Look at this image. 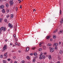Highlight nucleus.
<instances>
[{
	"label": "nucleus",
	"mask_w": 63,
	"mask_h": 63,
	"mask_svg": "<svg viewBox=\"0 0 63 63\" xmlns=\"http://www.w3.org/2000/svg\"><path fill=\"white\" fill-rule=\"evenodd\" d=\"M6 29V27H2L0 28V30L3 31V32H5Z\"/></svg>",
	"instance_id": "f257e3e1"
},
{
	"label": "nucleus",
	"mask_w": 63,
	"mask_h": 63,
	"mask_svg": "<svg viewBox=\"0 0 63 63\" xmlns=\"http://www.w3.org/2000/svg\"><path fill=\"white\" fill-rule=\"evenodd\" d=\"M7 47V46L6 45H4V47H3V49L2 50V51L3 52V51H5V49H6Z\"/></svg>",
	"instance_id": "f03ea898"
},
{
	"label": "nucleus",
	"mask_w": 63,
	"mask_h": 63,
	"mask_svg": "<svg viewBox=\"0 0 63 63\" xmlns=\"http://www.w3.org/2000/svg\"><path fill=\"white\" fill-rule=\"evenodd\" d=\"M8 25V27H10L11 28H12L13 27V25L10 23H9Z\"/></svg>",
	"instance_id": "7ed1b4c3"
},
{
	"label": "nucleus",
	"mask_w": 63,
	"mask_h": 63,
	"mask_svg": "<svg viewBox=\"0 0 63 63\" xmlns=\"http://www.w3.org/2000/svg\"><path fill=\"white\" fill-rule=\"evenodd\" d=\"M54 50V49L53 48H51L50 50V51L51 52H53Z\"/></svg>",
	"instance_id": "20e7f679"
},
{
	"label": "nucleus",
	"mask_w": 63,
	"mask_h": 63,
	"mask_svg": "<svg viewBox=\"0 0 63 63\" xmlns=\"http://www.w3.org/2000/svg\"><path fill=\"white\" fill-rule=\"evenodd\" d=\"M10 6H12L14 4V2H13V0H11L10 1Z\"/></svg>",
	"instance_id": "39448f33"
},
{
	"label": "nucleus",
	"mask_w": 63,
	"mask_h": 63,
	"mask_svg": "<svg viewBox=\"0 0 63 63\" xmlns=\"http://www.w3.org/2000/svg\"><path fill=\"white\" fill-rule=\"evenodd\" d=\"M40 56H41L42 57V59H45L46 58V57L45 56H43V54H41L40 55Z\"/></svg>",
	"instance_id": "423d86ee"
},
{
	"label": "nucleus",
	"mask_w": 63,
	"mask_h": 63,
	"mask_svg": "<svg viewBox=\"0 0 63 63\" xmlns=\"http://www.w3.org/2000/svg\"><path fill=\"white\" fill-rule=\"evenodd\" d=\"M8 54V53L6 52V53L4 54V56H5V58H7L8 57V55H7Z\"/></svg>",
	"instance_id": "0eeeda50"
},
{
	"label": "nucleus",
	"mask_w": 63,
	"mask_h": 63,
	"mask_svg": "<svg viewBox=\"0 0 63 63\" xmlns=\"http://www.w3.org/2000/svg\"><path fill=\"white\" fill-rule=\"evenodd\" d=\"M63 33V32L62 31V30H60V32H58V34H60L61 33Z\"/></svg>",
	"instance_id": "6e6552de"
},
{
	"label": "nucleus",
	"mask_w": 63,
	"mask_h": 63,
	"mask_svg": "<svg viewBox=\"0 0 63 63\" xmlns=\"http://www.w3.org/2000/svg\"><path fill=\"white\" fill-rule=\"evenodd\" d=\"M29 47H27L26 48V50L25 51L26 52H28V51L29 50Z\"/></svg>",
	"instance_id": "1a4fd4ad"
},
{
	"label": "nucleus",
	"mask_w": 63,
	"mask_h": 63,
	"mask_svg": "<svg viewBox=\"0 0 63 63\" xmlns=\"http://www.w3.org/2000/svg\"><path fill=\"white\" fill-rule=\"evenodd\" d=\"M58 44V43H54L53 45L55 46H56H56H57Z\"/></svg>",
	"instance_id": "9d476101"
},
{
	"label": "nucleus",
	"mask_w": 63,
	"mask_h": 63,
	"mask_svg": "<svg viewBox=\"0 0 63 63\" xmlns=\"http://www.w3.org/2000/svg\"><path fill=\"white\" fill-rule=\"evenodd\" d=\"M2 12L3 13H5V11L4 9H2Z\"/></svg>",
	"instance_id": "9b49d317"
},
{
	"label": "nucleus",
	"mask_w": 63,
	"mask_h": 63,
	"mask_svg": "<svg viewBox=\"0 0 63 63\" xmlns=\"http://www.w3.org/2000/svg\"><path fill=\"white\" fill-rule=\"evenodd\" d=\"M53 39H56V35H54L53 36Z\"/></svg>",
	"instance_id": "f8f14e48"
},
{
	"label": "nucleus",
	"mask_w": 63,
	"mask_h": 63,
	"mask_svg": "<svg viewBox=\"0 0 63 63\" xmlns=\"http://www.w3.org/2000/svg\"><path fill=\"white\" fill-rule=\"evenodd\" d=\"M4 5H2L0 6V9H3V8H4Z\"/></svg>",
	"instance_id": "ddd939ff"
},
{
	"label": "nucleus",
	"mask_w": 63,
	"mask_h": 63,
	"mask_svg": "<svg viewBox=\"0 0 63 63\" xmlns=\"http://www.w3.org/2000/svg\"><path fill=\"white\" fill-rule=\"evenodd\" d=\"M63 18H61V24H62V23H63Z\"/></svg>",
	"instance_id": "4468645a"
},
{
	"label": "nucleus",
	"mask_w": 63,
	"mask_h": 63,
	"mask_svg": "<svg viewBox=\"0 0 63 63\" xmlns=\"http://www.w3.org/2000/svg\"><path fill=\"white\" fill-rule=\"evenodd\" d=\"M48 58L49 59H51V55H49L48 56Z\"/></svg>",
	"instance_id": "2eb2a0df"
},
{
	"label": "nucleus",
	"mask_w": 63,
	"mask_h": 63,
	"mask_svg": "<svg viewBox=\"0 0 63 63\" xmlns=\"http://www.w3.org/2000/svg\"><path fill=\"white\" fill-rule=\"evenodd\" d=\"M55 49L56 50H58V48L57 47H55Z\"/></svg>",
	"instance_id": "dca6fc26"
},
{
	"label": "nucleus",
	"mask_w": 63,
	"mask_h": 63,
	"mask_svg": "<svg viewBox=\"0 0 63 63\" xmlns=\"http://www.w3.org/2000/svg\"><path fill=\"white\" fill-rule=\"evenodd\" d=\"M13 17H14V14H12L11 15V18H13Z\"/></svg>",
	"instance_id": "f3484780"
},
{
	"label": "nucleus",
	"mask_w": 63,
	"mask_h": 63,
	"mask_svg": "<svg viewBox=\"0 0 63 63\" xmlns=\"http://www.w3.org/2000/svg\"><path fill=\"white\" fill-rule=\"evenodd\" d=\"M50 36H47L46 39H49V38H50Z\"/></svg>",
	"instance_id": "a211bd4d"
},
{
	"label": "nucleus",
	"mask_w": 63,
	"mask_h": 63,
	"mask_svg": "<svg viewBox=\"0 0 63 63\" xmlns=\"http://www.w3.org/2000/svg\"><path fill=\"white\" fill-rule=\"evenodd\" d=\"M34 55V56H36V55H37V53L35 52L33 54Z\"/></svg>",
	"instance_id": "6ab92c4d"
},
{
	"label": "nucleus",
	"mask_w": 63,
	"mask_h": 63,
	"mask_svg": "<svg viewBox=\"0 0 63 63\" xmlns=\"http://www.w3.org/2000/svg\"><path fill=\"white\" fill-rule=\"evenodd\" d=\"M63 53V52H62V50H61L60 51V54H62Z\"/></svg>",
	"instance_id": "aec40b11"
},
{
	"label": "nucleus",
	"mask_w": 63,
	"mask_h": 63,
	"mask_svg": "<svg viewBox=\"0 0 63 63\" xmlns=\"http://www.w3.org/2000/svg\"><path fill=\"white\" fill-rule=\"evenodd\" d=\"M15 40L16 42H17V40H18V39H17V38H15Z\"/></svg>",
	"instance_id": "412c9836"
},
{
	"label": "nucleus",
	"mask_w": 63,
	"mask_h": 63,
	"mask_svg": "<svg viewBox=\"0 0 63 63\" xmlns=\"http://www.w3.org/2000/svg\"><path fill=\"white\" fill-rule=\"evenodd\" d=\"M27 59H30V57L29 56H27L26 57Z\"/></svg>",
	"instance_id": "4be33fe9"
},
{
	"label": "nucleus",
	"mask_w": 63,
	"mask_h": 63,
	"mask_svg": "<svg viewBox=\"0 0 63 63\" xmlns=\"http://www.w3.org/2000/svg\"><path fill=\"white\" fill-rule=\"evenodd\" d=\"M47 46H52V45H51V44H48L47 45Z\"/></svg>",
	"instance_id": "5701e85b"
},
{
	"label": "nucleus",
	"mask_w": 63,
	"mask_h": 63,
	"mask_svg": "<svg viewBox=\"0 0 63 63\" xmlns=\"http://www.w3.org/2000/svg\"><path fill=\"white\" fill-rule=\"evenodd\" d=\"M57 31V30H56L54 31L53 33H56Z\"/></svg>",
	"instance_id": "b1692460"
},
{
	"label": "nucleus",
	"mask_w": 63,
	"mask_h": 63,
	"mask_svg": "<svg viewBox=\"0 0 63 63\" xmlns=\"http://www.w3.org/2000/svg\"><path fill=\"white\" fill-rule=\"evenodd\" d=\"M43 48L44 50H46V46H44L43 47Z\"/></svg>",
	"instance_id": "393cba45"
},
{
	"label": "nucleus",
	"mask_w": 63,
	"mask_h": 63,
	"mask_svg": "<svg viewBox=\"0 0 63 63\" xmlns=\"http://www.w3.org/2000/svg\"><path fill=\"white\" fill-rule=\"evenodd\" d=\"M6 7H9V5H8V4L7 3L6 4Z\"/></svg>",
	"instance_id": "a878e982"
},
{
	"label": "nucleus",
	"mask_w": 63,
	"mask_h": 63,
	"mask_svg": "<svg viewBox=\"0 0 63 63\" xmlns=\"http://www.w3.org/2000/svg\"><path fill=\"white\" fill-rule=\"evenodd\" d=\"M60 14L61 15H62V11L61 10H60Z\"/></svg>",
	"instance_id": "bb28decb"
},
{
	"label": "nucleus",
	"mask_w": 63,
	"mask_h": 63,
	"mask_svg": "<svg viewBox=\"0 0 63 63\" xmlns=\"http://www.w3.org/2000/svg\"><path fill=\"white\" fill-rule=\"evenodd\" d=\"M42 56H41L40 57H39L40 59H42Z\"/></svg>",
	"instance_id": "cd10ccee"
},
{
	"label": "nucleus",
	"mask_w": 63,
	"mask_h": 63,
	"mask_svg": "<svg viewBox=\"0 0 63 63\" xmlns=\"http://www.w3.org/2000/svg\"><path fill=\"white\" fill-rule=\"evenodd\" d=\"M3 63H6V61L3 60Z\"/></svg>",
	"instance_id": "c85d7f7f"
},
{
	"label": "nucleus",
	"mask_w": 63,
	"mask_h": 63,
	"mask_svg": "<svg viewBox=\"0 0 63 63\" xmlns=\"http://www.w3.org/2000/svg\"><path fill=\"white\" fill-rule=\"evenodd\" d=\"M7 20L6 19H5L4 20V21H5V22H7Z\"/></svg>",
	"instance_id": "c756f323"
},
{
	"label": "nucleus",
	"mask_w": 63,
	"mask_h": 63,
	"mask_svg": "<svg viewBox=\"0 0 63 63\" xmlns=\"http://www.w3.org/2000/svg\"><path fill=\"white\" fill-rule=\"evenodd\" d=\"M9 11H10V10H9V9H8L6 10L7 13H9Z\"/></svg>",
	"instance_id": "7c9ffc66"
},
{
	"label": "nucleus",
	"mask_w": 63,
	"mask_h": 63,
	"mask_svg": "<svg viewBox=\"0 0 63 63\" xmlns=\"http://www.w3.org/2000/svg\"><path fill=\"white\" fill-rule=\"evenodd\" d=\"M9 16H10V15H7L6 16V18H8L9 17Z\"/></svg>",
	"instance_id": "2f4dec72"
},
{
	"label": "nucleus",
	"mask_w": 63,
	"mask_h": 63,
	"mask_svg": "<svg viewBox=\"0 0 63 63\" xmlns=\"http://www.w3.org/2000/svg\"><path fill=\"white\" fill-rule=\"evenodd\" d=\"M42 48H40L39 49V51H41V50H42Z\"/></svg>",
	"instance_id": "473e14b6"
},
{
	"label": "nucleus",
	"mask_w": 63,
	"mask_h": 63,
	"mask_svg": "<svg viewBox=\"0 0 63 63\" xmlns=\"http://www.w3.org/2000/svg\"><path fill=\"white\" fill-rule=\"evenodd\" d=\"M16 58V56H14V57L13 58V59H15V58Z\"/></svg>",
	"instance_id": "72a5a7b5"
},
{
	"label": "nucleus",
	"mask_w": 63,
	"mask_h": 63,
	"mask_svg": "<svg viewBox=\"0 0 63 63\" xmlns=\"http://www.w3.org/2000/svg\"><path fill=\"white\" fill-rule=\"evenodd\" d=\"M35 49V47H33L32 48V49H33V50H34Z\"/></svg>",
	"instance_id": "f704fd0d"
},
{
	"label": "nucleus",
	"mask_w": 63,
	"mask_h": 63,
	"mask_svg": "<svg viewBox=\"0 0 63 63\" xmlns=\"http://www.w3.org/2000/svg\"><path fill=\"white\" fill-rule=\"evenodd\" d=\"M7 60H8V61H10V60H11V59H8Z\"/></svg>",
	"instance_id": "c9c22d12"
},
{
	"label": "nucleus",
	"mask_w": 63,
	"mask_h": 63,
	"mask_svg": "<svg viewBox=\"0 0 63 63\" xmlns=\"http://www.w3.org/2000/svg\"><path fill=\"white\" fill-rule=\"evenodd\" d=\"M22 63H25V62H24V61L23 60L22 61Z\"/></svg>",
	"instance_id": "e433bc0d"
},
{
	"label": "nucleus",
	"mask_w": 63,
	"mask_h": 63,
	"mask_svg": "<svg viewBox=\"0 0 63 63\" xmlns=\"http://www.w3.org/2000/svg\"><path fill=\"white\" fill-rule=\"evenodd\" d=\"M13 36L15 38H16V35L14 34V35Z\"/></svg>",
	"instance_id": "4c0bfd02"
},
{
	"label": "nucleus",
	"mask_w": 63,
	"mask_h": 63,
	"mask_svg": "<svg viewBox=\"0 0 63 63\" xmlns=\"http://www.w3.org/2000/svg\"><path fill=\"white\" fill-rule=\"evenodd\" d=\"M33 54V53H31L30 54V55H32Z\"/></svg>",
	"instance_id": "58836bf2"
},
{
	"label": "nucleus",
	"mask_w": 63,
	"mask_h": 63,
	"mask_svg": "<svg viewBox=\"0 0 63 63\" xmlns=\"http://www.w3.org/2000/svg\"><path fill=\"white\" fill-rule=\"evenodd\" d=\"M0 57L1 58H3V56H2V55H1L0 56Z\"/></svg>",
	"instance_id": "ea45409f"
},
{
	"label": "nucleus",
	"mask_w": 63,
	"mask_h": 63,
	"mask_svg": "<svg viewBox=\"0 0 63 63\" xmlns=\"http://www.w3.org/2000/svg\"><path fill=\"white\" fill-rule=\"evenodd\" d=\"M18 9V8H17V7H16V11H17Z\"/></svg>",
	"instance_id": "a19ab883"
},
{
	"label": "nucleus",
	"mask_w": 63,
	"mask_h": 63,
	"mask_svg": "<svg viewBox=\"0 0 63 63\" xmlns=\"http://www.w3.org/2000/svg\"><path fill=\"white\" fill-rule=\"evenodd\" d=\"M33 62H35V59H33Z\"/></svg>",
	"instance_id": "79ce46f5"
},
{
	"label": "nucleus",
	"mask_w": 63,
	"mask_h": 63,
	"mask_svg": "<svg viewBox=\"0 0 63 63\" xmlns=\"http://www.w3.org/2000/svg\"><path fill=\"white\" fill-rule=\"evenodd\" d=\"M41 44H42V43H39V46H41Z\"/></svg>",
	"instance_id": "37998d69"
},
{
	"label": "nucleus",
	"mask_w": 63,
	"mask_h": 63,
	"mask_svg": "<svg viewBox=\"0 0 63 63\" xmlns=\"http://www.w3.org/2000/svg\"><path fill=\"white\" fill-rule=\"evenodd\" d=\"M15 45H16V46H17V43L16 42L15 43Z\"/></svg>",
	"instance_id": "c03bdc74"
},
{
	"label": "nucleus",
	"mask_w": 63,
	"mask_h": 63,
	"mask_svg": "<svg viewBox=\"0 0 63 63\" xmlns=\"http://www.w3.org/2000/svg\"><path fill=\"white\" fill-rule=\"evenodd\" d=\"M18 52H19V53H21V51H18Z\"/></svg>",
	"instance_id": "a18cd8bd"
},
{
	"label": "nucleus",
	"mask_w": 63,
	"mask_h": 63,
	"mask_svg": "<svg viewBox=\"0 0 63 63\" xmlns=\"http://www.w3.org/2000/svg\"><path fill=\"white\" fill-rule=\"evenodd\" d=\"M44 54H47V53L46 52H45L44 53Z\"/></svg>",
	"instance_id": "49530a36"
},
{
	"label": "nucleus",
	"mask_w": 63,
	"mask_h": 63,
	"mask_svg": "<svg viewBox=\"0 0 63 63\" xmlns=\"http://www.w3.org/2000/svg\"><path fill=\"white\" fill-rule=\"evenodd\" d=\"M22 6L21 5H20V9H21V8H22Z\"/></svg>",
	"instance_id": "de8ad7c7"
},
{
	"label": "nucleus",
	"mask_w": 63,
	"mask_h": 63,
	"mask_svg": "<svg viewBox=\"0 0 63 63\" xmlns=\"http://www.w3.org/2000/svg\"><path fill=\"white\" fill-rule=\"evenodd\" d=\"M11 63H13V60H11V62H10Z\"/></svg>",
	"instance_id": "09e8293b"
},
{
	"label": "nucleus",
	"mask_w": 63,
	"mask_h": 63,
	"mask_svg": "<svg viewBox=\"0 0 63 63\" xmlns=\"http://www.w3.org/2000/svg\"><path fill=\"white\" fill-rule=\"evenodd\" d=\"M12 45H13V44H11V43H10V46H12Z\"/></svg>",
	"instance_id": "8fccbe9b"
},
{
	"label": "nucleus",
	"mask_w": 63,
	"mask_h": 63,
	"mask_svg": "<svg viewBox=\"0 0 63 63\" xmlns=\"http://www.w3.org/2000/svg\"><path fill=\"white\" fill-rule=\"evenodd\" d=\"M52 39H50V40L51 41H52Z\"/></svg>",
	"instance_id": "3c124183"
},
{
	"label": "nucleus",
	"mask_w": 63,
	"mask_h": 63,
	"mask_svg": "<svg viewBox=\"0 0 63 63\" xmlns=\"http://www.w3.org/2000/svg\"><path fill=\"white\" fill-rule=\"evenodd\" d=\"M0 2H1H1H2V0H0Z\"/></svg>",
	"instance_id": "603ef678"
},
{
	"label": "nucleus",
	"mask_w": 63,
	"mask_h": 63,
	"mask_svg": "<svg viewBox=\"0 0 63 63\" xmlns=\"http://www.w3.org/2000/svg\"><path fill=\"white\" fill-rule=\"evenodd\" d=\"M5 42H7L8 41V40H7V39H6L5 40Z\"/></svg>",
	"instance_id": "864d4df0"
},
{
	"label": "nucleus",
	"mask_w": 63,
	"mask_h": 63,
	"mask_svg": "<svg viewBox=\"0 0 63 63\" xmlns=\"http://www.w3.org/2000/svg\"><path fill=\"white\" fill-rule=\"evenodd\" d=\"M34 11H36V10L35 9H33V12H34Z\"/></svg>",
	"instance_id": "5fc2aeb1"
},
{
	"label": "nucleus",
	"mask_w": 63,
	"mask_h": 63,
	"mask_svg": "<svg viewBox=\"0 0 63 63\" xmlns=\"http://www.w3.org/2000/svg\"><path fill=\"white\" fill-rule=\"evenodd\" d=\"M59 45H60L61 44V42H60L59 43Z\"/></svg>",
	"instance_id": "6e6d98bb"
},
{
	"label": "nucleus",
	"mask_w": 63,
	"mask_h": 63,
	"mask_svg": "<svg viewBox=\"0 0 63 63\" xmlns=\"http://www.w3.org/2000/svg\"><path fill=\"white\" fill-rule=\"evenodd\" d=\"M57 63H60V61H58L57 62Z\"/></svg>",
	"instance_id": "4d7b16f0"
},
{
	"label": "nucleus",
	"mask_w": 63,
	"mask_h": 63,
	"mask_svg": "<svg viewBox=\"0 0 63 63\" xmlns=\"http://www.w3.org/2000/svg\"><path fill=\"white\" fill-rule=\"evenodd\" d=\"M14 63H17V62L16 61H15L14 62Z\"/></svg>",
	"instance_id": "13d9d810"
},
{
	"label": "nucleus",
	"mask_w": 63,
	"mask_h": 63,
	"mask_svg": "<svg viewBox=\"0 0 63 63\" xmlns=\"http://www.w3.org/2000/svg\"><path fill=\"white\" fill-rule=\"evenodd\" d=\"M20 44H18V46H20Z\"/></svg>",
	"instance_id": "bf43d9fd"
},
{
	"label": "nucleus",
	"mask_w": 63,
	"mask_h": 63,
	"mask_svg": "<svg viewBox=\"0 0 63 63\" xmlns=\"http://www.w3.org/2000/svg\"><path fill=\"white\" fill-rule=\"evenodd\" d=\"M0 31V33H1L2 32V31Z\"/></svg>",
	"instance_id": "052dcab7"
},
{
	"label": "nucleus",
	"mask_w": 63,
	"mask_h": 63,
	"mask_svg": "<svg viewBox=\"0 0 63 63\" xmlns=\"http://www.w3.org/2000/svg\"><path fill=\"white\" fill-rule=\"evenodd\" d=\"M12 52H15V51L14 50H12Z\"/></svg>",
	"instance_id": "680f3d73"
},
{
	"label": "nucleus",
	"mask_w": 63,
	"mask_h": 63,
	"mask_svg": "<svg viewBox=\"0 0 63 63\" xmlns=\"http://www.w3.org/2000/svg\"><path fill=\"white\" fill-rule=\"evenodd\" d=\"M2 20V19L1 18H0V21H1Z\"/></svg>",
	"instance_id": "e2e57ef3"
},
{
	"label": "nucleus",
	"mask_w": 63,
	"mask_h": 63,
	"mask_svg": "<svg viewBox=\"0 0 63 63\" xmlns=\"http://www.w3.org/2000/svg\"><path fill=\"white\" fill-rule=\"evenodd\" d=\"M15 45H13V47H15Z\"/></svg>",
	"instance_id": "0e129e2a"
},
{
	"label": "nucleus",
	"mask_w": 63,
	"mask_h": 63,
	"mask_svg": "<svg viewBox=\"0 0 63 63\" xmlns=\"http://www.w3.org/2000/svg\"><path fill=\"white\" fill-rule=\"evenodd\" d=\"M53 63V62H52V61L51 62V63Z\"/></svg>",
	"instance_id": "69168bd1"
},
{
	"label": "nucleus",
	"mask_w": 63,
	"mask_h": 63,
	"mask_svg": "<svg viewBox=\"0 0 63 63\" xmlns=\"http://www.w3.org/2000/svg\"><path fill=\"white\" fill-rule=\"evenodd\" d=\"M21 2V1H20L19 2V3H20Z\"/></svg>",
	"instance_id": "338daca9"
},
{
	"label": "nucleus",
	"mask_w": 63,
	"mask_h": 63,
	"mask_svg": "<svg viewBox=\"0 0 63 63\" xmlns=\"http://www.w3.org/2000/svg\"><path fill=\"white\" fill-rule=\"evenodd\" d=\"M16 29H15V31H16Z\"/></svg>",
	"instance_id": "774afa93"
}]
</instances>
